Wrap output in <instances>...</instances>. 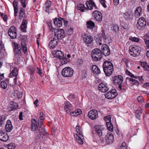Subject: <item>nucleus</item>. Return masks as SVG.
Segmentation results:
<instances>
[{"label":"nucleus","instance_id":"obj_32","mask_svg":"<svg viewBox=\"0 0 149 149\" xmlns=\"http://www.w3.org/2000/svg\"><path fill=\"white\" fill-rule=\"evenodd\" d=\"M77 7L78 10H80L82 12H86L88 10V9L85 7L84 5L81 4L77 5Z\"/></svg>","mask_w":149,"mask_h":149},{"label":"nucleus","instance_id":"obj_54","mask_svg":"<svg viewBox=\"0 0 149 149\" xmlns=\"http://www.w3.org/2000/svg\"><path fill=\"white\" fill-rule=\"evenodd\" d=\"M83 60L82 59H78L77 62V64L78 66H81L83 63Z\"/></svg>","mask_w":149,"mask_h":149},{"label":"nucleus","instance_id":"obj_5","mask_svg":"<svg viewBox=\"0 0 149 149\" xmlns=\"http://www.w3.org/2000/svg\"><path fill=\"white\" fill-rule=\"evenodd\" d=\"M47 134L45 130L43 127H42L41 129L38 130L36 132V136L37 139L40 140L43 139V136Z\"/></svg>","mask_w":149,"mask_h":149},{"label":"nucleus","instance_id":"obj_55","mask_svg":"<svg viewBox=\"0 0 149 149\" xmlns=\"http://www.w3.org/2000/svg\"><path fill=\"white\" fill-rule=\"evenodd\" d=\"M0 15L4 21H6L7 20V16L6 15L4 14L3 13H0Z\"/></svg>","mask_w":149,"mask_h":149},{"label":"nucleus","instance_id":"obj_38","mask_svg":"<svg viewBox=\"0 0 149 149\" xmlns=\"http://www.w3.org/2000/svg\"><path fill=\"white\" fill-rule=\"evenodd\" d=\"M82 113V111L80 109H77L74 111L70 113V115L72 116H76L79 115Z\"/></svg>","mask_w":149,"mask_h":149},{"label":"nucleus","instance_id":"obj_45","mask_svg":"<svg viewBox=\"0 0 149 149\" xmlns=\"http://www.w3.org/2000/svg\"><path fill=\"white\" fill-rule=\"evenodd\" d=\"M144 41L146 47L147 48H149V34L144 39Z\"/></svg>","mask_w":149,"mask_h":149},{"label":"nucleus","instance_id":"obj_62","mask_svg":"<svg viewBox=\"0 0 149 149\" xmlns=\"http://www.w3.org/2000/svg\"><path fill=\"white\" fill-rule=\"evenodd\" d=\"M43 123H41L40 122V123L38 122V130L41 129L42 127H43L45 128L44 126H42Z\"/></svg>","mask_w":149,"mask_h":149},{"label":"nucleus","instance_id":"obj_52","mask_svg":"<svg viewBox=\"0 0 149 149\" xmlns=\"http://www.w3.org/2000/svg\"><path fill=\"white\" fill-rule=\"evenodd\" d=\"M7 84L6 83L3 81H2L1 83V87L3 89H5L7 87Z\"/></svg>","mask_w":149,"mask_h":149},{"label":"nucleus","instance_id":"obj_4","mask_svg":"<svg viewBox=\"0 0 149 149\" xmlns=\"http://www.w3.org/2000/svg\"><path fill=\"white\" fill-rule=\"evenodd\" d=\"M54 37L58 39H62L65 36L66 33L64 30L62 29H59L54 30Z\"/></svg>","mask_w":149,"mask_h":149},{"label":"nucleus","instance_id":"obj_56","mask_svg":"<svg viewBox=\"0 0 149 149\" xmlns=\"http://www.w3.org/2000/svg\"><path fill=\"white\" fill-rule=\"evenodd\" d=\"M92 57L93 60L97 61L100 60L102 58V56H100L99 58L97 56H92Z\"/></svg>","mask_w":149,"mask_h":149},{"label":"nucleus","instance_id":"obj_53","mask_svg":"<svg viewBox=\"0 0 149 149\" xmlns=\"http://www.w3.org/2000/svg\"><path fill=\"white\" fill-rule=\"evenodd\" d=\"M137 100L138 102L141 103L144 102V98L141 96H139L137 97Z\"/></svg>","mask_w":149,"mask_h":149},{"label":"nucleus","instance_id":"obj_58","mask_svg":"<svg viewBox=\"0 0 149 149\" xmlns=\"http://www.w3.org/2000/svg\"><path fill=\"white\" fill-rule=\"evenodd\" d=\"M18 2L15 1H14L13 2V5L14 9H18Z\"/></svg>","mask_w":149,"mask_h":149},{"label":"nucleus","instance_id":"obj_27","mask_svg":"<svg viewBox=\"0 0 149 149\" xmlns=\"http://www.w3.org/2000/svg\"><path fill=\"white\" fill-rule=\"evenodd\" d=\"M55 57L60 60L61 63L62 65L67 63L68 61H69L66 56H53V58Z\"/></svg>","mask_w":149,"mask_h":149},{"label":"nucleus","instance_id":"obj_7","mask_svg":"<svg viewBox=\"0 0 149 149\" xmlns=\"http://www.w3.org/2000/svg\"><path fill=\"white\" fill-rule=\"evenodd\" d=\"M140 51L137 46L131 45L129 47V52L132 56H138Z\"/></svg>","mask_w":149,"mask_h":149},{"label":"nucleus","instance_id":"obj_10","mask_svg":"<svg viewBox=\"0 0 149 149\" xmlns=\"http://www.w3.org/2000/svg\"><path fill=\"white\" fill-rule=\"evenodd\" d=\"M17 29L14 26H11L9 29L8 34L9 36L12 39H14L17 36L16 33Z\"/></svg>","mask_w":149,"mask_h":149},{"label":"nucleus","instance_id":"obj_18","mask_svg":"<svg viewBox=\"0 0 149 149\" xmlns=\"http://www.w3.org/2000/svg\"><path fill=\"white\" fill-rule=\"evenodd\" d=\"M58 40L57 39L54 37H53L52 39L50 41L49 43V46L50 48H54L57 45Z\"/></svg>","mask_w":149,"mask_h":149},{"label":"nucleus","instance_id":"obj_23","mask_svg":"<svg viewBox=\"0 0 149 149\" xmlns=\"http://www.w3.org/2000/svg\"><path fill=\"white\" fill-rule=\"evenodd\" d=\"M31 130L32 131L36 130L37 131L38 130V127L36 121L35 119L31 120Z\"/></svg>","mask_w":149,"mask_h":149},{"label":"nucleus","instance_id":"obj_43","mask_svg":"<svg viewBox=\"0 0 149 149\" xmlns=\"http://www.w3.org/2000/svg\"><path fill=\"white\" fill-rule=\"evenodd\" d=\"M142 112L140 110H137L135 112V114L136 118L140 120L141 118Z\"/></svg>","mask_w":149,"mask_h":149},{"label":"nucleus","instance_id":"obj_25","mask_svg":"<svg viewBox=\"0 0 149 149\" xmlns=\"http://www.w3.org/2000/svg\"><path fill=\"white\" fill-rule=\"evenodd\" d=\"M26 38L25 40H26V41H25L24 40H22L21 41V45L22 48L23 52H24V54H26V55H27L28 52L26 46Z\"/></svg>","mask_w":149,"mask_h":149},{"label":"nucleus","instance_id":"obj_64","mask_svg":"<svg viewBox=\"0 0 149 149\" xmlns=\"http://www.w3.org/2000/svg\"><path fill=\"white\" fill-rule=\"evenodd\" d=\"M122 62H123V63H125L127 66L128 63L129 62V60L128 59L125 58H123L122 59Z\"/></svg>","mask_w":149,"mask_h":149},{"label":"nucleus","instance_id":"obj_41","mask_svg":"<svg viewBox=\"0 0 149 149\" xmlns=\"http://www.w3.org/2000/svg\"><path fill=\"white\" fill-rule=\"evenodd\" d=\"M141 66L144 68L145 70L149 71V65H148L147 63L146 62H140Z\"/></svg>","mask_w":149,"mask_h":149},{"label":"nucleus","instance_id":"obj_24","mask_svg":"<svg viewBox=\"0 0 149 149\" xmlns=\"http://www.w3.org/2000/svg\"><path fill=\"white\" fill-rule=\"evenodd\" d=\"M91 56H102V54L101 50L98 48H95L91 52Z\"/></svg>","mask_w":149,"mask_h":149},{"label":"nucleus","instance_id":"obj_50","mask_svg":"<svg viewBox=\"0 0 149 149\" xmlns=\"http://www.w3.org/2000/svg\"><path fill=\"white\" fill-rule=\"evenodd\" d=\"M15 147L16 146L15 144L11 143L8 145V149H14Z\"/></svg>","mask_w":149,"mask_h":149},{"label":"nucleus","instance_id":"obj_14","mask_svg":"<svg viewBox=\"0 0 149 149\" xmlns=\"http://www.w3.org/2000/svg\"><path fill=\"white\" fill-rule=\"evenodd\" d=\"M82 37L84 42L86 44H91L93 41V37L90 35H87L86 33L83 34L82 35Z\"/></svg>","mask_w":149,"mask_h":149},{"label":"nucleus","instance_id":"obj_12","mask_svg":"<svg viewBox=\"0 0 149 149\" xmlns=\"http://www.w3.org/2000/svg\"><path fill=\"white\" fill-rule=\"evenodd\" d=\"M116 91V90L113 89L107 92L105 94V97L109 99H112L114 98L117 95Z\"/></svg>","mask_w":149,"mask_h":149},{"label":"nucleus","instance_id":"obj_57","mask_svg":"<svg viewBox=\"0 0 149 149\" xmlns=\"http://www.w3.org/2000/svg\"><path fill=\"white\" fill-rule=\"evenodd\" d=\"M96 42L100 45H101L102 44V39L100 38H97Z\"/></svg>","mask_w":149,"mask_h":149},{"label":"nucleus","instance_id":"obj_21","mask_svg":"<svg viewBox=\"0 0 149 149\" xmlns=\"http://www.w3.org/2000/svg\"><path fill=\"white\" fill-rule=\"evenodd\" d=\"M64 104V109L65 111L67 113H69L72 109V105L68 101H65Z\"/></svg>","mask_w":149,"mask_h":149},{"label":"nucleus","instance_id":"obj_60","mask_svg":"<svg viewBox=\"0 0 149 149\" xmlns=\"http://www.w3.org/2000/svg\"><path fill=\"white\" fill-rule=\"evenodd\" d=\"M120 149H126V143L125 142H123L121 146H120Z\"/></svg>","mask_w":149,"mask_h":149},{"label":"nucleus","instance_id":"obj_48","mask_svg":"<svg viewBox=\"0 0 149 149\" xmlns=\"http://www.w3.org/2000/svg\"><path fill=\"white\" fill-rule=\"evenodd\" d=\"M6 117L4 116H0V127L3 124V121L6 119Z\"/></svg>","mask_w":149,"mask_h":149},{"label":"nucleus","instance_id":"obj_29","mask_svg":"<svg viewBox=\"0 0 149 149\" xmlns=\"http://www.w3.org/2000/svg\"><path fill=\"white\" fill-rule=\"evenodd\" d=\"M27 23V21L26 19H24L20 27L22 31L23 32H25L26 31Z\"/></svg>","mask_w":149,"mask_h":149},{"label":"nucleus","instance_id":"obj_19","mask_svg":"<svg viewBox=\"0 0 149 149\" xmlns=\"http://www.w3.org/2000/svg\"><path fill=\"white\" fill-rule=\"evenodd\" d=\"M86 5L88 9L92 10L93 7L96 9V6L92 0H88L86 1Z\"/></svg>","mask_w":149,"mask_h":149},{"label":"nucleus","instance_id":"obj_63","mask_svg":"<svg viewBox=\"0 0 149 149\" xmlns=\"http://www.w3.org/2000/svg\"><path fill=\"white\" fill-rule=\"evenodd\" d=\"M20 2L21 3L22 6L24 8H25L26 7L25 4V2L26 0H20Z\"/></svg>","mask_w":149,"mask_h":149},{"label":"nucleus","instance_id":"obj_40","mask_svg":"<svg viewBox=\"0 0 149 149\" xmlns=\"http://www.w3.org/2000/svg\"><path fill=\"white\" fill-rule=\"evenodd\" d=\"M27 70L28 73H29L31 75L34 74L35 68L33 66L29 65L28 66Z\"/></svg>","mask_w":149,"mask_h":149},{"label":"nucleus","instance_id":"obj_36","mask_svg":"<svg viewBox=\"0 0 149 149\" xmlns=\"http://www.w3.org/2000/svg\"><path fill=\"white\" fill-rule=\"evenodd\" d=\"M25 15L24 9L21 8L19 12V16L20 19L24 18Z\"/></svg>","mask_w":149,"mask_h":149},{"label":"nucleus","instance_id":"obj_51","mask_svg":"<svg viewBox=\"0 0 149 149\" xmlns=\"http://www.w3.org/2000/svg\"><path fill=\"white\" fill-rule=\"evenodd\" d=\"M99 2L103 7L106 8L107 7L106 5L107 2L105 0H99Z\"/></svg>","mask_w":149,"mask_h":149},{"label":"nucleus","instance_id":"obj_46","mask_svg":"<svg viewBox=\"0 0 149 149\" xmlns=\"http://www.w3.org/2000/svg\"><path fill=\"white\" fill-rule=\"evenodd\" d=\"M104 119L106 122V124H107L108 122L109 123H111V118L110 116H105L104 118Z\"/></svg>","mask_w":149,"mask_h":149},{"label":"nucleus","instance_id":"obj_17","mask_svg":"<svg viewBox=\"0 0 149 149\" xmlns=\"http://www.w3.org/2000/svg\"><path fill=\"white\" fill-rule=\"evenodd\" d=\"M65 22V20L61 18H56L54 20V23L55 26L57 27H61L62 25V22Z\"/></svg>","mask_w":149,"mask_h":149},{"label":"nucleus","instance_id":"obj_44","mask_svg":"<svg viewBox=\"0 0 149 149\" xmlns=\"http://www.w3.org/2000/svg\"><path fill=\"white\" fill-rule=\"evenodd\" d=\"M130 40L135 42H138L139 41V39L137 37L130 36L129 37Z\"/></svg>","mask_w":149,"mask_h":149},{"label":"nucleus","instance_id":"obj_39","mask_svg":"<svg viewBox=\"0 0 149 149\" xmlns=\"http://www.w3.org/2000/svg\"><path fill=\"white\" fill-rule=\"evenodd\" d=\"M53 56H64L63 52L60 50H55L52 52Z\"/></svg>","mask_w":149,"mask_h":149},{"label":"nucleus","instance_id":"obj_13","mask_svg":"<svg viewBox=\"0 0 149 149\" xmlns=\"http://www.w3.org/2000/svg\"><path fill=\"white\" fill-rule=\"evenodd\" d=\"M98 112L95 110H92L89 111L88 113V117L92 120L95 119L98 116Z\"/></svg>","mask_w":149,"mask_h":149},{"label":"nucleus","instance_id":"obj_61","mask_svg":"<svg viewBox=\"0 0 149 149\" xmlns=\"http://www.w3.org/2000/svg\"><path fill=\"white\" fill-rule=\"evenodd\" d=\"M131 77L134 78L135 79H136L137 78V76H135L134 74L131 73L130 72L128 71V73H127Z\"/></svg>","mask_w":149,"mask_h":149},{"label":"nucleus","instance_id":"obj_8","mask_svg":"<svg viewBox=\"0 0 149 149\" xmlns=\"http://www.w3.org/2000/svg\"><path fill=\"white\" fill-rule=\"evenodd\" d=\"M112 79L114 84L116 83L118 84V87L120 90L122 89L121 84L123 81V77L121 75L116 76L113 78Z\"/></svg>","mask_w":149,"mask_h":149},{"label":"nucleus","instance_id":"obj_20","mask_svg":"<svg viewBox=\"0 0 149 149\" xmlns=\"http://www.w3.org/2000/svg\"><path fill=\"white\" fill-rule=\"evenodd\" d=\"M86 5L88 9L92 10L93 7L96 9V6L92 0H88L86 1Z\"/></svg>","mask_w":149,"mask_h":149},{"label":"nucleus","instance_id":"obj_3","mask_svg":"<svg viewBox=\"0 0 149 149\" xmlns=\"http://www.w3.org/2000/svg\"><path fill=\"white\" fill-rule=\"evenodd\" d=\"M73 70L72 68L66 67L62 69L61 74L64 77H70L73 75Z\"/></svg>","mask_w":149,"mask_h":149},{"label":"nucleus","instance_id":"obj_1","mask_svg":"<svg viewBox=\"0 0 149 149\" xmlns=\"http://www.w3.org/2000/svg\"><path fill=\"white\" fill-rule=\"evenodd\" d=\"M114 141L113 136L111 132H109L104 138L101 137L98 140L100 145L104 146L107 144H109L113 142Z\"/></svg>","mask_w":149,"mask_h":149},{"label":"nucleus","instance_id":"obj_42","mask_svg":"<svg viewBox=\"0 0 149 149\" xmlns=\"http://www.w3.org/2000/svg\"><path fill=\"white\" fill-rule=\"evenodd\" d=\"M75 137L76 138V141L78 143L80 144H82L83 143V142L82 140L81 137L78 136L77 134H76V136H75Z\"/></svg>","mask_w":149,"mask_h":149},{"label":"nucleus","instance_id":"obj_31","mask_svg":"<svg viewBox=\"0 0 149 149\" xmlns=\"http://www.w3.org/2000/svg\"><path fill=\"white\" fill-rule=\"evenodd\" d=\"M18 74V70L16 67H14L9 75L10 77H13L14 76H17Z\"/></svg>","mask_w":149,"mask_h":149},{"label":"nucleus","instance_id":"obj_26","mask_svg":"<svg viewBox=\"0 0 149 149\" xmlns=\"http://www.w3.org/2000/svg\"><path fill=\"white\" fill-rule=\"evenodd\" d=\"M13 128V126L11 124V123L10 120H8L7 121L6 124L5 126V130L7 132H10Z\"/></svg>","mask_w":149,"mask_h":149},{"label":"nucleus","instance_id":"obj_59","mask_svg":"<svg viewBox=\"0 0 149 149\" xmlns=\"http://www.w3.org/2000/svg\"><path fill=\"white\" fill-rule=\"evenodd\" d=\"M48 25L49 27V29L50 31L51 32H53V31L55 29L54 28H53L52 25L50 23H49L48 24Z\"/></svg>","mask_w":149,"mask_h":149},{"label":"nucleus","instance_id":"obj_16","mask_svg":"<svg viewBox=\"0 0 149 149\" xmlns=\"http://www.w3.org/2000/svg\"><path fill=\"white\" fill-rule=\"evenodd\" d=\"M98 89L102 92L105 93L109 89L107 84L106 83H102L98 85Z\"/></svg>","mask_w":149,"mask_h":149},{"label":"nucleus","instance_id":"obj_34","mask_svg":"<svg viewBox=\"0 0 149 149\" xmlns=\"http://www.w3.org/2000/svg\"><path fill=\"white\" fill-rule=\"evenodd\" d=\"M142 14V9L140 7H138L135 11L134 15L136 17H138L141 15Z\"/></svg>","mask_w":149,"mask_h":149},{"label":"nucleus","instance_id":"obj_49","mask_svg":"<svg viewBox=\"0 0 149 149\" xmlns=\"http://www.w3.org/2000/svg\"><path fill=\"white\" fill-rule=\"evenodd\" d=\"M15 55L17 56H19L22 55V54L21 53V48L18 50H16L14 51Z\"/></svg>","mask_w":149,"mask_h":149},{"label":"nucleus","instance_id":"obj_15","mask_svg":"<svg viewBox=\"0 0 149 149\" xmlns=\"http://www.w3.org/2000/svg\"><path fill=\"white\" fill-rule=\"evenodd\" d=\"M102 53L104 56H108L110 54V50L108 46L105 44H103L102 45Z\"/></svg>","mask_w":149,"mask_h":149},{"label":"nucleus","instance_id":"obj_47","mask_svg":"<svg viewBox=\"0 0 149 149\" xmlns=\"http://www.w3.org/2000/svg\"><path fill=\"white\" fill-rule=\"evenodd\" d=\"M106 125L108 130L110 131H112L113 130V127L112 123H109L108 122Z\"/></svg>","mask_w":149,"mask_h":149},{"label":"nucleus","instance_id":"obj_35","mask_svg":"<svg viewBox=\"0 0 149 149\" xmlns=\"http://www.w3.org/2000/svg\"><path fill=\"white\" fill-rule=\"evenodd\" d=\"M91 70L95 74H98L100 73V69L96 65H93L92 67Z\"/></svg>","mask_w":149,"mask_h":149},{"label":"nucleus","instance_id":"obj_37","mask_svg":"<svg viewBox=\"0 0 149 149\" xmlns=\"http://www.w3.org/2000/svg\"><path fill=\"white\" fill-rule=\"evenodd\" d=\"M18 107V105L17 103L11 102L9 106V109L10 111L16 109Z\"/></svg>","mask_w":149,"mask_h":149},{"label":"nucleus","instance_id":"obj_30","mask_svg":"<svg viewBox=\"0 0 149 149\" xmlns=\"http://www.w3.org/2000/svg\"><path fill=\"white\" fill-rule=\"evenodd\" d=\"M87 27L90 29H93L95 28V23L91 20H89L86 22Z\"/></svg>","mask_w":149,"mask_h":149},{"label":"nucleus","instance_id":"obj_2","mask_svg":"<svg viewBox=\"0 0 149 149\" xmlns=\"http://www.w3.org/2000/svg\"><path fill=\"white\" fill-rule=\"evenodd\" d=\"M103 71L107 76H110L113 71L112 63L108 61H105L103 64Z\"/></svg>","mask_w":149,"mask_h":149},{"label":"nucleus","instance_id":"obj_22","mask_svg":"<svg viewBox=\"0 0 149 149\" xmlns=\"http://www.w3.org/2000/svg\"><path fill=\"white\" fill-rule=\"evenodd\" d=\"M9 139L8 135L3 131L0 132V140L2 141L6 142Z\"/></svg>","mask_w":149,"mask_h":149},{"label":"nucleus","instance_id":"obj_28","mask_svg":"<svg viewBox=\"0 0 149 149\" xmlns=\"http://www.w3.org/2000/svg\"><path fill=\"white\" fill-rule=\"evenodd\" d=\"M52 6L51 2L49 0L47 1L44 5V8L45 9L46 12L49 13V9Z\"/></svg>","mask_w":149,"mask_h":149},{"label":"nucleus","instance_id":"obj_6","mask_svg":"<svg viewBox=\"0 0 149 149\" xmlns=\"http://www.w3.org/2000/svg\"><path fill=\"white\" fill-rule=\"evenodd\" d=\"M94 128L95 133L99 137L100 139L101 137H102V136L105 130L104 127L101 125H97L94 126Z\"/></svg>","mask_w":149,"mask_h":149},{"label":"nucleus","instance_id":"obj_9","mask_svg":"<svg viewBox=\"0 0 149 149\" xmlns=\"http://www.w3.org/2000/svg\"><path fill=\"white\" fill-rule=\"evenodd\" d=\"M146 25V21L144 18L141 17L139 18L137 22L136 27L139 29H141L144 28Z\"/></svg>","mask_w":149,"mask_h":149},{"label":"nucleus","instance_id":"obj_33","mask_svg":"<svg viewBox=\"0 0 149 149\" xmlns=\"http://www.w3.org/2000/svg\"><path fill=\"white\" fill-rule=\"evenodd\" d=\"M126 79L127 80L131 82V84L133 85H135L136 86H138L139 85V83L138 80L132 79L130 77H127L126 78Z\"/></svg>","mask_w":149,"mask_h":149},{"label":"nucleus","instance_id":"obj_11","mask_svg":"<svg viewBox=\"0 0 149 149\" xmlns=\"http://www.w3.org/2000/svg\"><path fill=\"white\" fill-rule=\"evenodd\" d=\"M93 16L96 21L100 22L102 20V13L98 10H95L93 13Z\"/></svg>","mask_w":149,"mask_h":149}]
</instances>
